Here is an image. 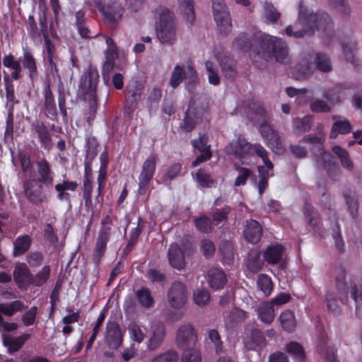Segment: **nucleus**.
Masks as SVG:
<instances>
[{
	"instance_id": "1",
	"label": "nucleus",
	"mask_w": 362,
	"mask_h": 362,
	"mask_svg": "<svg viewBox=\"0 0 362 362\" xmlns=\"http://www.w3.org/2000/svg\"><path fill=\"white\" fill-rule=\"evenodd\" d=\"M233 45L242 51L250 49L251 61L259 69L264 68L272 58L284 63L288 54L287 44L283 39L261 31L255 33L252 37L246 33H241Z\"/></svg>"
},
{
	"instance_id": "2",
	"label": "nucleus",
	"mask_w": 362,
	"mask_h": 362,
	"mask_svg": "<svg viewBox=\"0 0 362 362\" xmlns=\"http://www.w3.org/2000/svg\"><path fill=\"white\" fill-rule=\"evenodd\" d=\"M298 20L303 28L293 31V26L288 25L285 29L288 36L301 38L306 33L313 34L315 30H321L327 35H329V33L333 30V22L328 13L322 11L309 12L301 5H300Z\"/></svg>"
},
{
	"instance_id": "3",
	"label": "nucleus",
	"mask_w": 362,
	"mask_h": 362,
	"mask_svg": "<svg viewBox=\"0 0 362 362\" xmlns=\"http://www.w3.org/2000/svg\"><path fill=\"white\" fill-rule=\"evenodd\" d=\"M332 69L331 60L327 54L317 52L314 56V52L311 51L301 56L295 65L292 74L295 79L303 81L312 76L316 69L327 73L331 71Z\"/></svg>"
},
{
	"instance_id": "4",
	"label": "nucleus",
	"mask_w": 362,
	"mask_h": 362,
	"mask_svg": "<svg viewBox=\"0 0 362 362\" xmlns=\"http://www.w3.org/2000/svg\"><path fill=\"white\" fill-rule=\"evenodd\" d=\"M185 81V89L194 94L199 82L197 71L189 61L187 66L176 64L171 72L168 84L173 89L177 88Z\"/></svg>"
},
{
	"instance_id": "5",
	"label": "nucleus",
	"mask_w": 362,
	"mask_h": 362,
	"mask_svg": "<svg viewBox=\"0 0 362 362\" xmlns=\"http://www.w3.org/2000/svg\"><path fill=\"white\" fill-rule=\"evenodd\" d=\"M300 142H308L312 145L310 150L315 157L322 156L324 162V168L327 170L328 176L332 180H337L341 176V172L338 164L332 160L329 154H327L323 146L322 138L317 135H308L303 138Z\"/></svg>"
},
{
	"instance_id": "6",
	"label": "nucleus",
	"mask_w": 362,
	"mask_h": 362,
	"mask_svg": "<svg viewBox=\"0 0 362 362\" xmlns=\"http://www.w3.org/2000/svg\"><path fill=\"white\" fill-rule=\"evenodd\" d=\"M156 13L159 21L156 23V32L161 43L173 45L176 40V30L174 23V14L166 8H158Z\"/></svg>"
},
{
	"instance_id": "7",
	"label": "nucleus",
	"mask_w": 362,
	"mask_h": 362,
	"mask_svg": "<svg viewBox=\"0 0 362 362\" xmlns=\"http://www.w3.org/2000/svg\"><path fill=\"white\" fill-rule=\"evenodd\" d=\"M90 5L97 8L104 23L112 28L118 25L125 11L123 6L117 2L105 4L103 0H91Z\"/></svg>"
},
{
	"instance_id": "8",
	"label": "nucleus",
	"mask_w": 362,
	"mask_h": 362,
	"mask_svg": "<svg viewBox=\"0 0 362 362\" xmlns=\"http://www.w3.org/2000/svg\"><path fill=\"white\" fill-rule=\"evenodd\" d=\"M113 220L110 215L104 216L100 221V227L93 250V259L95 265H98L105 255L107 243L112 235Z\"/></svg>"
},
{
	"instance_id": "9",
	"label": "nucleus",
	"mask_w": 362,
	"mask_h": 362,
	"mask_svg": "<svg viewBox=\"0 0 362 362\" xmlns=\"http://www.w3.org/2000/svg\"><path fill=\"white\" fill-rule=\"evenodd\" d=\"M99 77V73L96 67L92 64H88L79 79L77 95L80 99L97 95Z\"/></svg>"
},
{
	"instance_id": "10",
	"label": "nucleus",
	"mask_w": 362,
	"mask_h": 362,
	"mask_svg": "<svg viewBox=\"0 0 362 362\" xmlns=\"http://www.w3.org/2000/svg\"><path fill=\"white\" fill-rule=\"evenodd\" d=\"M212 9L219 33L221 35H228L232 30V23L224 0H212Z\"/></svg>"
},
{
	"instance_id": "11",
	"label": "nucleus",
	"mask_w": 362,
	"mask_h": 362,
	"mask_svg": "<svg viewBox=\"0 0 362 362\" xmlns=\"http://www.w3.org/2000/svg\"><path fill=\"white\" fill-rule=\"evenodd\" d=\"M157 160V156L155 154H151L143 163L138 177L139 188L137 193L140 196L146 194L149 191V184L156 172Z\"/></svg>"
},
{
	"instance_id": "12",
	"label": "nucleus",
	"mask_w": 362,
	"mask_h": 362,
	"mask_svg": "<svg viewBox=\"0 0 362 362\" xmlns=\"http://www.w3.org/2000/svg\"><path fill=\"white\" fill-rule=\"evenodd\" d=\"M259 131L267 146L274 153L280 155L284 152V146L276 130L264 122L260 124Z\"/></svg>"
},
{
	"instance_id": "13",
	"label": "nucleus",
	"mask_w": 362,
	"mask_h": 362,
	"mask_svg": "<svg viewBox=\"0 0 362 362\" xmlns=\"http://www.w3.org/2000/svg\"><path fill=\"white\" fill-rule=\"evenodd\" d=\"M167 296L168 303L173 308H182L187 300V291L185 284L179 281L173 282L168 290Z\"/></svg>"
},
{
	"instance_id": "14",
	"label": "nucleus",
	"mask_w": 362,
	"mask_h": 362,
	"mask_svg": "<svg viewBox=\"0 0 362 362\" xmlns=\"http://www.w3.org/2000/svg\"><path fill=\"white\" fill-rule=\"evenodd\" d=\"M197 340V333L190 325H182L177 329L176 334V345L184 351L190 350L194 347Z\"/></svg>"
},
{
	"instance_id": "15",
	"label": "nucleus",
	"mask_w": 362,
	"mask_h": 362,
	"mask_svg": "<svg viewBox=\"0 0 362 362\" xmlns=\"http://www.w3.org/2000/svg\"><path fill=\"white\" fill-rule=\"evenodd\" d=\"M24 192L28 200L35 205L47 202L48 198L42 191V184L35 180H28L23 184Z\"/></svg>"
},
{
	"instance_id": "16",
	"label": "nucleus",
	"mask_w": 362,
	"mask_h": 362,
	"mask_svg": "<svg viewBox=\"0 0 362 362\" xmlns=\"http://www.w3.org/2000/svg\"><path fill=\"white\" fill-rule=\"evenodd\" d=\"M31 127L34 133L37 135L38 142L42 148L45 151H50L53 147L52 134L43 121L35 119L31 123Z\"/></svg>"
},
{
	"instance_id": "17",
	"label": "nucleus",
	"mask_w": 362,
	"mask_h": 362,
	"mask_svg": "<svg viewBox=\"0 0 362 362\" xmlns=\"http://www.w3.org/2000/svg\"><path fill=\"white\" fill-rule=\"evenodd\" d=\"M13 280L17 287L22 290H26L30 286L32 273L25 263H17L13 272Z\"/></svg>"
},
{
	"instance_id": "18",
	"label": "nucleus",
	"mask_w": 362,
	"mask_h": 362,
	"mask_svg": "<svg viewBox=\"0 0 362 362\" xmlns=\"http://www.w3.org/2000/svg\"><path fill=\"white\" fill-rule=\"evenodd\" d=\"M42 95L44 98L43 108L46 117L52 121L58 122L59 112L57 107L55 98L49 84L45 87L42 91Z\"/></svg>"
},
{
	"instance_id": "19",
	"label": "nucleus",
	"mask_w": 362,
	"mask_h": 362,
	"mask_svg": "<svg viewBox=\"0 0 362 362\" xmlns=\"http://www.w3.org/2000/svg\"><path fill=\"white\" fill-rule=\"evenodd\" d=\"M123 341L122 330L116 322H108L106 325L105 342L111 349H117Z\"/></svg>"
},
{
	"instance_id": "20",
	"label": "nucleus",
	"mask_w": 362,
	"mask_h": 362,
	"mask_svg": "<svg viewBox=\"0 0 362 362\" xmlns=\"http://www.w3.org/2000/svg\"><path fill=\"white\" fill-rule=\"evenodd\" d=\"M143 90L144 88L137 84L127 88L124 98V110L127 113L132 114L137 108Z\"/></svg>"
},
{
	"instance_id": "21",
	"label": "nucleus",
	"mask_w": 362,
	"mask_h": 362,
	"mask_svg": "<svg viewBox=\"0 0 362 362\" xmlns=\"http://www.w3.org/2000/svg\"><path fill=\"white\" fill-rule=\"evenodd\" d=\"M316 349L327 362H339L335 356L336 351L332 346H328V337L324 330H320L317 334Z\"/></svg>"
},
{
	"instance_id": "22",
	"label": "nucleus",
	"mask_w": 362,
	"mask_h": 362,
	"mask_svg": "<svg viewBox=\"0 0 362 362\" xmlns=\"http://www.w3.org/2000/svg\"><path fill=\"white\" fill-rule=\"evenodd\" d=\"M78 187L77 181H71L64 180L62 183H57L54 185V189L57 192V199L61 202H64L68 204L69 209L72 207L71 194L68 191L75 192Z\"/></svg>"
},
{
	"instance_id": "23",
	"label": "nucleus",
	"mask_w": 362,
	"mask_h": 362,
	"mask_svg": "<svg viewBox=\"0 0 362 362\" xmlns=\"http://www.w3.org/2000/svg\"><path fill=\"white\" fill-rule=\"evenodd\" d=\"M75 18L74 26L82 39L90 40L98 36V34H93L91 32L84 11L82 9L77 11L75 13Z\"/></svg>"
},
{
	"instance_id": "24",
	"label": "nucleus",
	"mask_w": 362,
	"mask_h": 362,
	"mask_svg": "<svg viewBox=\"0 0 362 362\" xmlns=\"http://www.w3.org/2000/svg\"><path fill=\"white\" fill-rule=\"evenodd\" d=\"M216 58L224 76L228 79H235L237 75V62L234 57L218 53L216 54Z\"/></svg>"
},
{
	"instance_id": "25",
	"label": "nucleus",
	"mask_w": 362,
	"mask_h": 362,
	"mask_svg": "<svg viewBox=\"0 0 362 362\" xmlns=\"http://www.w3.org/2000/svg\"><path fill=\"white\" fill-rule=\"evenodd\" d=\"M22 66L28 71L29 79L33 82L38 77L37 61L30 49H24L22 57H20Z\"/></svg>"
},
{
	"instance_id": "26",
	"label": "nucleus",
	"mask_w": 362,
	"mask_h": 362,
	"mask_svg": "<svg viewBox=\"0 0 362 362\" xmlns=\"http://www.w3.org/2000/svg\"><path fill=\"white\" fill-rule=\"evenodd\" d=\"M168 258L170 265L179 271L185 267V255L177 243L170 245L168 251Z\"/></svg>"
},
{
	"instance_id": "27",
	"label": "nucleus",
	"mask_w": 362,
	"mask_h": 362,
	"mask_svg": "<svg viewBox=\"0 0 362 362\" xmlns=\"http://www.w3.org/2000/svg\"><path fill=\"white\" fill-rule=\"evenodd\" d=\"M262 227L257 221L250 219L246 221L243 235L249 243L252 244L257 243L262 238Z\"/></svg>"
},
{
	"instance_id": "28",
	"label": "nucleus",
	"mask_w": 362,
	"mask_h": 362,
	"mask_svg": "<svg viewBox=\"0 0 362 362\" xmlns=\"http://www.w3.org/2000/svg\"><path fill=\"white\" fill-rule=\"evenodd\" d=\"M37 170L38 173L37 182L45 185L47 187L52 186L54 182V173L48 160L43 158L37 162Z\"/></svg>"
},
{
	"instance_id": "29",
	"label": "nucleus",
	"mask_w": 362,
	"mask_h": 362,
	"mask_svg": "<svg viewBox=\"0 0 362 362\" xmlns=\"http://www.w3.org/2000/svg\"><path fill=\"white\" fill-rule=\"evenodd\" d=\"M252 144L243 136L239 135L235 141L229 144L231 153L238 158H243L245 155L251 154Z\"/></svg>"
},
{
	"instance_id": "30",
	"label": "nucleus",
	"mask_w": 362,
	"mask_h": 362,
	"mask_svg": "<svg viewBox=\"0 0 362 362\" xmlns=\"http://www.w3.org/2000/svg\"><path fill=\"white\" fill-rule=\"evenodd\" d=\"M207 275L209 284L214 290L223 288L227 283L226 275L221 269L211 268L209 270Z\"/></svg>"
},
{
	"instance_id": "31",
	"label": "nucleus",
	"mask_w": 362,
	"mask_h": 362,
	"mask_svg": "<svg viewBox=\"0 0 362 362\" xmlns=\"http://www.w3.org/2000/svg\"><path fill=\"white\" fill-rule=\"evenodd\" d=\"M341 45L346 60L354 66H358V63L355 57V52L357 49L356 41L351 37H346L341 40Z\"/></svg>"
},
{
	"instance_id": "32",
	"label": "nucleus",
	"mask_w": 362,
	"mask_h": 362,
	"mask_svg": "<svg viewBox=\"0 0 362 362\" xmlns=\"http://www.w3.org/2000/svg\"><path fill=\"white\" fill-rule=\"evenodd\" d=\"M30 337L31 335L28 333H23L16 338H12L6 334H3V344L8 348V352L9 354H13L21 349Z\"/></svg>"
},
{
	"instance_id": "33",
	"label": "nucleus",
	"mask_w": 362,
	"mask_h": 362,
	"mask_svg": "<svg viewBox=\"0 0 362 362\" xmlns=\"http://www.w3.org/2000/svg\"><path fill=\"white\" fill-rule=\"evenodd\" d=\"M340 118L341 117L338 115L332 117L334 123L329 134L331 139H336L339 134H347L351 131L352 127L349 121L346 119H340Z\"/></svg>"
},
{
	"instance_id": "34",
	"label": "nucleus",
	"mask_w": 362,
	"mask_h": 362,
	"mask_svg": "<svg viewBox=\"0 0 362 362\" xmlns=\"http://www.w3.org/2000/svg\"><path fill=\"white\" fill-rule=\"evenodd\" d=\"M21 62L20 59H16L14 55L11 53L5 55L3 58V65L13 70L11 74H9V78L13 81H18L21 76L22 67Z\"/></svg>"
},
{
	"instance_id": "35",
	"label": "nucleus",
	"mask_w": 362,
	"mask_h": 362,
	"mask_svg": "<svg viewBox=\"0 0 362 362\" xmlns=\"http://www.w3.org/2000/svg\"><path fill=\"white\" fill-rule=\"evenodd\" d=\"M303 214L308 223L312 227L315 232L320 233L321 221L317 211L308 202H305L303 206Z\"/></svg>"
},
{
	"instance_id": "36",
	"label": "nucleus",
	"mask_w": 362,
	"mask_h": 362,
	"mask_svg": "<svg viewBox=\"0 0 362 362\" xmlns=\"http://www.w3.org/2000/svg\"><path fill=\"white\" fill-rule=\"evenodd\" d=\"M284 250L280 244L269 245L264 252V259L269 264H276L281 260Z\"/></svg>"
},
{
	"instance_id": "37",
	"label": "nucleus",
	"mask_w": 362,
	"mask_h": 362,
	"mask_svg": "<svg viewBox=\"0 0 362 362\" xmlns=\"http://www.w3.org/2000/svg\"><path fill=\"white\" fill-rule=\"evenodd\" d=\"M32 243V238L28 235L18 236L13 242V255L20 257L27 252Z\"/></svg>"
},
{
	"instance_id": "38",
	"label": "nucleus",
	"mask_w": 362,
	"mask_h": 362,
	"mask_svg": "<svg viewBox=\"0 0 362 362\" xmlns=\"http://www.w3.org/2000/svg\"><path fill=\"white\" fill-rule=\"evenodd\" d=\"M180 13L190 25L195 21L194 4L193 0H177Z\"/></svg>"
},
{
	"instance_id": "39",
	"label": "nucleus",
	"mask_w": 362,
	"mask_h": 362,
	"mask_svg": "<svg viewBox=\"0 0 362 362\" xmlns=\"http://www.w3.org/2000/svg\"><path fill=\"white\" fill-rule=\"evenodd\" d=\"M4 83L8 108L11 107L14 108V105L18 103V100L15 96L13 80L9 78V74L6 71H4Z\"/></svg>"
},
{
	"instance_id": "40",
	"label": "nucleus",
	"mask_w": 362,
	"mask_h": 362,
	"mask_svg": "<svg viewBox=\"0 0 362 362\" xmlns=\"http://www.w3.org/2000/svg\"><path fill=\"white\" fill-rule=\"evenodd\" d=\"M199 117L194 110L188 108L185 113L182 122L180 124V128L186 133L191 132L196 127Z\"/></svg>"
},
{
	"instance_id": "41",
	"label": "nucleus",
	"mask_w": 362,
	"mask_h": 362,
	"mask_svg": "<svg viewBox=\"0 0 362 362\" xmlns=\"http://www.w3.org/2000/svg\"><path fill=\"white\" fill-rule=\"evenodd\" d=\"M285 351L295 361L303 362L305 360L306 355L303 346L296 341H290L286 344Z\"/></svg>"
},
{
	"instance_id": "42",
	"label": "nucleus",
	"mask_w": 362,
	"mask_h": 362,
	"mask_svg": "<svg viewBox=\"0 0 362 362\" xmlns=\"http://www.w3.org/2000/svg\"><path fill=\"white\" fill-rule=\"evenodd\" d=\"M51 267L49 265H44L35 275L32 274L30 286L35 287L43 286L50 277Z\"/></svg>"
},
{
	"instance_id": "43",
	"label": "nucleus",
	"mask_w": 362,
	"mask_h": 362,
	"mask_svg": "<svg viewBox=\"0 0 362 362\" xmlns=\"http://www.w3.org/2000/svg\"><path fill=\"white\" fill-rule=\"evenodd\" d=\"M136 297L140 305L148 309L154 304V299L151 291L147 287H141L136 291Z\"/></svg>"
},
{
	"instance_id": "44",
	"label": "nucleus",
	"mask_w": 362,
	"mask_h": 362,
	"mask_svg": "<svg viewBox=\"0 0 362 362\" xmlns=\"http://www.w3.org/2000/svg\"><path fill=\"white\" fill-rule=\"evenodd\" d=\"M344 197L351 216L356 218L358 216V203L356 199L355 192L351 189H346L344 191Z\"/></svg>"
},
{
	"instance_id": "45",
	"label": "nucleus",
	"mask_w": 362,
	"mask_h": 362,
	"mask_svg": "<svg viewBox=\"0 0 362 362\" xmlns=\"http://www.w3.org/2000/svg\"><path fill=\"white\" fill-rule=\"evenodd\" d=\"M313 119L311 115H306L303 118H294L293 124L296 134H303L309 132L313 124Z\"/></svg>"
},
{
	"instance_id": "46",
	"label": "nucleus",
	"mask_w": 362,
	"mask_h": 362,
	"mask_svg": "<svg viewBox=\"0 0 362 362\" xmlns=\"http://www.w3.org/2000/svg\"><path fill=\"white\" fill-rule=\"evenodd\" d=\"M259 319L266 323L270 324L274 319V309L273 305L269 303L261 304L258 308Z\"/></svg>"
},
{
	"instance_id": "47",
	"label": "nucleus",
	"mask_w": 362,
	"mask_h": 362,
	"mask_svg": "<svg viewBox=\"0 0 362 362\" xmlns=\"http://www.w3.org/2000/svg\"><path fill=\"white\" fill-rule=\"evenodd\" d=\"M165 335V329L163 325L158 326L153 331L148 340V346L150 350H155L163 342Z\"/></svg>"
},
{
	"instance_id": "48",
	"label": "nucleus",
	"mask_w": 362,
	"mask_h": 362,
	"mask_svg": "<svg viewBox=\"0 0 362 362\" xmlns=\"http://www.w3.org/2000/svg\"><path fill=\"white\" fill-rule=\"evenodd\" d=\"M279 320L284 330L292 332L295 329L296 319L292 311L287 310L282 312L279 316Z\"/></svg>"
},
{
	"instance_id": "49",
	"label": "nucleus",
	"mask_w": 362,
	"mask_h": 362,
	"mask_svg": "<svg viewBox=\"0 0 362 362\" xmlns=\"http://www.w3.org/2000/svg\"><path fill=\"white\" fill-rule=\"evenodd\" d=\"M195 228L202 233H211L213 231V226L211 219L206 215L194 217L193 219Z\"/></svg>"
},
{
	"instance_id": "50",
	"label": "nucleus",
	"mask_w": 362,
	"mask_h": 362,
	"mask_svg": "<svg viewBox=\"0 0 362 362\" xmlns=\"http://www.w3.org/2000/svg\"><path fill=\"white\" fill-rule=\"evenodd\" d=\"M117 49L107 48L105 52V60L103 64V71L110 73L115 66V59L117 57Z\"/></svg>"
},
{
	"instance_id": "51",
	"label": "nucleus",
	"mask_w": 362,
	"mask_h": 362,
	"mask_svg": "<svg viewBox=\"0 0 362 362\" xmlns=\"http://www.w3.org/2000/svg\"><path fill=\"white\" fill-rule=\"evenodd\" d=\"M263 16L267 21L276 23L281 17V13L272 3L265 1L263 4Z\"/></svg>"
},
{
	"instance_id": "52",
	"label": "nucleus",
	"mask_w": 362,
	"mask_h": 362,
	"mask_svg": "<svg viewBox=\"0 0 362 362\" xmlns=\"http://www.w3.org/2000/svg\"><path fill=\"white\" fill-rule=\"evenodd\" d=\"M332 151L339 158L342 167L349 170H353L354 164L346 150L339 146H334L332 147Z\"/></svg>"
},
{
	"instance_id": "53",
	"label": "nucleus",
	"mask_w": 362,
	"mask_h": 362,
	"mask_svg": "<svg viewBox=\"0 0 362 362\" xmlns=\"http://www.w3.org/2000/svg\"><path fill=\"white\" fill-rule=\"evenodd\" d=\"M250 156L256 155L262 159L263 163L268 169H273L274 165L268 157L267 150L260 144H252Z\"/></svg>"
},
{
	"instance_id": "54",
	"label": "nucleus",
	"mask_w": 362,
	"mask_h": 362,
	"mask_svg": "<svg viewBox=\"0 0 362 362\" xmlns=\"http://www.w3.org/2000/svg\"><path fill=\"white\" fill-rule=\"evenodd\" d=\"M57 104L59 109L60 115L64 121L67 120L68 113L66 107V93L62 84L58 86L57 89Z\"/></svg>"
},
{
	"instance_id": "55",
	"label": "nucleus",
	"mask_w": 362,
	"mask_h": 362,
	"mask_svg": "<svg viewBox=\"0 0 362 362\" xmlns=\"http://www.w3.org/2000/svg\"><path fill=\"white\" fill-rule=\"evenodd\" d=\"M99 143L95 136H88L86 139V160H93L98 151Z\"/></svg>"
},
{
	"instance_id": "56",
	"label": "nucleus",
	"mask_w": 362,
	"mask_h": 362,
	"mask_svg": "<svg viewBox=\"0 0 362 362\" xmlns=\"http://www.w3.org/2000/svg\"><path fill=\"white\" fill-rule=\"evenodd\" d=\"M263 263L260 259V255L257 252H252L249 254L246 266L247 269L253 273L259 272L262 267Z\"/></svg>"
},
{
	"instance_id": "57",
	"label": "nucleus",
	"mask_w": 362,
	"mask_h": 362,
	"mask_svg": "<svg viewBox=\"0 0 362 362\" xmlns=\"http://www.w3.org/2000/svg\"><path fill=\"white\" fill-rule=\"evenodd\" d=\"M346 276V270L344 266L342 264L337 265L335 269V282L339 291H344L348 288Z\"/></svg>"
},
{
	"instance_id": "58",
	"label": "nucleus",
	"mask_w": 362,
	"mask_h": 362,
	"mask_svg": "<svg viewBox=\"0 0 362 362\" xmlns=\"http://www.w3.org/2000/svg\"><path fill=\"white\" fill-rule=\"evenodd\" d=\"M257 284L265 296L271 295L273 291V284L270 276L267 274H260L257 278Z\"/></svg>"
},
{
	"instance_id": "59",
	"label": "nucleus",
	"mask_w": 362,
	"mask_h": 362,
	"mask_svg": "<svg viewBox=\"0 0 362 362\" xmlns=\"http://www.w3.org/2000/svg\"><path fill=\"white\" fill-rule=\"evenodd\" d=\"M351 298L356 303V314L360 317L362 312V285L358 287L356 284L351 285L350 291Z\"/></svg>"
},
{
	"instance_id": "60",
	"label": "nucleus",
	"mask_w": 362,
	"mask_h": 362,
	"mask_svg": "<svg viewBox=\"0 0 362 362\" xmlns=\"http://www.w3.org/2000/svg\"><path fill=\"white\" fill-rule=\"evenodd\" d=\"M266 344V339L264 334L259 329H255L252 331L251 343L248 344L249 349H256L257 347L262 348Z\"/></svg>"
},
{
	"instance_id": "61",
	"label": "nucleus",
	"mask_w": 362,
	"mask_h": 362,
	"mask_svg": "<svg viewBox=\"0 0 362 362\" xmlns=\"http://www.w3.org/2000/svg\"><path fill=\"white\" fill-rule=\"evenodd\" d=\"M231 212L230 206H225L222 209H217L212 214V220L216 226L228 221V215Z\"/></svg>"
},
{
	"instance_id": "62",
	"label": "nucleus",
	"mask_w": 362,
	"mask_h": 362,
	"mask_svg": "<svg viewBox=\"0 0 362 362\" xmlns=\"http://www.w3.org/2000/svg\"><path fill=\"white\" fill-rule=\"evenodd\" d=\"M205 68L208 74L209 83L213 86H218L220 83V77L214 63L210 60L206 61Z\"/></svg>"
},
{
	"instance_id": "63",
	"label": "nucleus",
	"mask_w": 362,
	"mask_h": 362,
	"mask_svg": "<svg viewBox=\"0 0 362 362\" xmlns=\"http://www.w3.org/2000/svg\"><path fill=\"white\" fill-rule=\"evenodd\" d=\"M332 236L336 248L340 253L344 252V242L341 236V232L339 224L336 222L334 227L332 228Z\"/></svg>"
},
{
	"instance_id": "64",
	"label": "nucleus",
	"mask_w": 362,
	"mask_h": 362,
	"mask_svg": "<svg viewBox=\"0 0 362 362\" xmlns=\"http://www.w3.org/2000/svg\"><path fill=\"white\" fill-rule=\"evenodd\" d=\"M179 355L174 350H169L154 357L151 362H177Z\"/></svg>"
}]
</instances>
